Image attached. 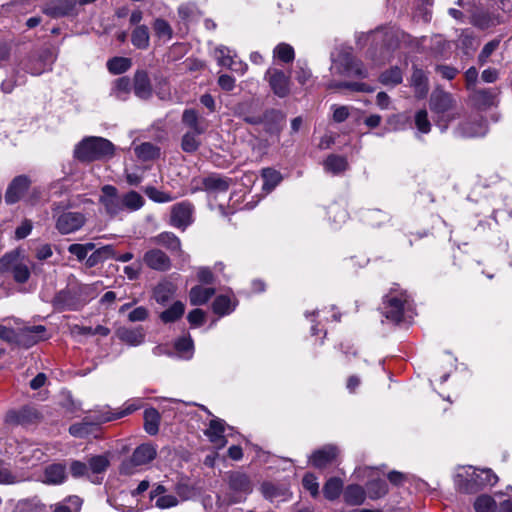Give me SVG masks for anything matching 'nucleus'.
Listing matches in <instances>:
<instances>
[{"mask_svg": "<svg viewBox=\"0 0 512 512\" xmlns=\"http://www.w3.org/2000/svg\"><path fill=\"white\" fill-rule=\"evenodd\" d=\"M123 211H137L141 209L145 203L144 198L138 192L131 190L122 195Z\"/></svg>", "mask_w": 512, "mask_h": 512, "instance_id": "nucleus-43", "label": "nucleus"}, {"mask_svg": "<svg viewBox=\"0 0 512 512\" xmlns=\"http://www.w3.org/2000/svg\"><path fill=\"white\" fill-rule=\"evenodd\" d=\"M86 217L81 212L64 211L56 217L55 227L62 235H67L81 229Z\"/></svg>", "mask_w": 512, "mask_h": 512, "instance_id": "nucleus-15", "label": "nucleus"}, {"mask_svg": "<svg viewBox=\"0 0 512 512\" xmlns=\"http://www.w3.org/2000/svg\"><path fill=\"white\" fill-rule=\"evenodd\" d=\"M229 292L230 294L218 295L212 303V311L219 317L230 315L236 310L239 304L232 290H229Z\"/></svg>", "mask_w": 512, "mask_h": 512, "instance_id": "nucleus-24", "label": "nucleus"}, {"mask_svg": "<svg viewBox=\"0 0 512 512\" xmlns=\"http://www.w3.org/2000/svg\"><path fill=\"white\" fill-rule=\"evenodd\" d=\"M331 70L335 71L337 74L349 77L366 78L368 76V72L362 62L348 53L339 55V57L333 61Z\"/></svg>", "mask_w": 512, "mask_h": 512, "instance_id": "nucleus-10", "label": "nucleus"}, {"mask_svg": "<svg viewBox=\"0 0 512 512\" xmlns=\"http://www.w3.org/2000/svg\"><path fill=\"white\" fill-rule=\"evenodd\" d=\"M194 205L189 201L176 203L171 208L170 224L182 231L190 226L194 219Z\"/></svg>", "mask_w": 512, "mask_h": 512, "instance_id": "nucleus-16", "label": "nucleus"}, {"mask_svg": "<svg viewBox=\"0 0 512 512\" xmlns=\"http://www.w3.org/2000/svg\"><path fill=\"white\" fill-rule=\"evenodd\" d=\"M470 22L477 28L485 30L500 24L499 14L484 10L483 6L469 15Z\"/></svg>", "mask_w": 512, "mask_h": 512, "instance_id": "nucleus-25", "label": "nucleus"}, {"mask_svg": "<svg viewBox=\"0 0 512 512\" xmlns=\"http://www.w3.org/2000/svg\"><path fill=\"white\" fill-rule=\"evenodd\" d=\"M343 498L347 505H361L366 498V492L363 487L357 484H350L343 490Z\"/></svg>", "mask_w": 512, "mask_h": 512, "instance_id": "nucleus-33", "label": "nucleus"}, {"mask_svg": "<svg viewBox=\"0 0 512 512\" xmlns=\"http://www.w3.org/2000/svg\"><path fill=\"white\" fill-rule=\"evenodd\" d=\"M31 185V181L26 175H19L15 177L7 187L5 193V202L8 205L15 204L27 192Z\"/></svg>", "mask_w": 512, "mask_h": 512, "instance_id": "nucleus-22", "label": "nucleus"}, {"mask_svg": "<svg viewBox=\"0 0 512 512\" xmlns=\"http://www.w3.org/2000/svg\"><path fill=\"white\" fill-rule=\"evenodd\" d=\"M225 427L226 423L224 420L215 418L210 421L209 426L205 431V435L208 437L210 442L219 449L223 448L227 444V440L224 435Z\"/></svg>", "mask_w": 512, "mask_h": 512, "instance_id": "nucleus-26", "label": "nucleus"}, {"mask_svg": "<svg viewBox=\"0 0 512 512\" xmlns=\"http://www.w3.org/2000/svg\"><path fill=\"white\" fill-rule=\"evenodd\" d=\"M302 485L313 498L319 495V483L317 477L312 473H306L302 479Z\"/></svg>", "mask_w": 512, "mask_h": 512, "instance_id": "nucleus-62", "label": "nucleus"}, {"mask_svg": "<svg viewBox=\"0 0 512 512\" xmlns=\"http://www.w3.org/2000/svg\"><path fill=\"white\" fill-rule=\"evenodd\" d=\"M150 36L147 26H137L131 35V43L138 49H146L149 46Z\"/></svg>", "mask_w": 512, "mask_h": 512, "instance_id": "nucleus-49", "label": "nucleus"}, {"mask_svg": "<svg viewBox=\"0 0 512 512\" xmlns=\"http://www.w3.org/2000/svg\"><path fill=\"white\" fill-rule=\"evenodd\" d=\"M155 242L165 246L171 252L181 251L180 239L172 232H162L155 237Z\"/></svg>", "mask_w": 512, "mask_h": 512, "instance_id": "nucleus-48", "label": "nucleus"}, {"mask_svg": "<svg viewBox=\"0 0 512 512\" xmlns=\"http://www.w3.org/2000/svg\"><path fill=\"white\" fill-rule=\"evenodd\" d=\"M99 202L110 217L123 212L122 195H119L117 188L113 185L107 184L101 188Z\"/></svg>", "mask_w": 512, "mask_h": 512, "instance_id": "nucleus-14", "label": "nucleus"}, {"mask_svg": "<svg viewBox=\"0 0 512 512\" xmlns=\"http://www.w3.org/2000/svg\"><path fill=\"white\" fill-rule=\"evenodd\" d=\"M476 512H496V502L488 495H480L474 502Z\"/></svg>", "mask_w": 512, "mask_h": 512, "instance_id": "nucleus-57", "label": "nucleus"}, {"mask_svg": "<svg viewBox=\"0 0 512 512\" xmlns=\"http://www.w3.org/2000/svg\"><path fill=\"white\" fill-rule=\"evenodd\" d=\"M181 122L188 129L187 131L204 134L207 130V125L195 109H185L182 113Z\"/></svg>", "mask_w": 512, "mask_h": 512, "instance_id": "nucleus-29", "label": "nucleus"}, {"mask_svg": "<svg viewBox=\"0 0 512 512\" xmlns=\"http://www.w3.org/2000/svg\"><path fill=\"white\" fill-rule=\"evenodd\" d=\"M228 485L234 492V502H241L253 490L249 477L242 472H231L228 476Z\"/></svg>", "mask_w": 512, "mask_h": 512, "instance_id": "nucleus-18", "label": "nucleus"}, {"mask_svg": "<svg viewBox=\"0 0 512 512\" xmlns=\"http://www.w3.org/2000/svg\"><path fill=\"white\" fill-rule=\"evenodd\" d=\"M131 91V82L128 77H120L113 82L110 95L120 101H125Z\"/></svg>", "mask_w": 512, "mask_h": 512, "instance_id": "nucleus-38", "label": "nucleus"}, {"mask_svg": "<svg viewBox=\"0 0 512 512\" xmlns=\"http://www.w3.org/2000/svg\"><path fill=\"white\" fill-rule=\"evenodd\" d=\"M82 506V499L76 495L69 496L64 502L55 506L53 512H79Z\"/></svg>", "mask_w": 512, "mask_h": 512, "instance_id": "nucleus-53", "label": "nucleus"}, {"mask_svg": "<svg viewBox=\"0 0 512 512\" xmlns=\"http://www.w3.org/2000/svg\"><path fill=\"white\" fill-rule=\"evenodd\" d=\"M18 256V253L5 254L0 259V272H9L17 283H25L30 277V269Z\"/></svg>", "mask_w": 512, "mask_h": 512, "instance_id": "nucleus-11", "label": "nucleus"}, {"mask_svg": "<svg viewBox=\"0 0 512 512\" xmlns=\"http://www.w3.org/2000/svg\"><path fill=\"white\" fill-rule=\"evenodd\" d=\"M286 115L278 109H268L262 115L247 116L245 122L251 125L263 124L267 133L279 135L285 125Z\"/></svg>", "mask_w": 512, "mask_h": 512, "instance_id": "nucleus-7", "label": "nucleus"}, {"mask_svg": "<svg viewBox=\"0 0 512 512\" xmlns=\"http://www.w3.org/2000/svg\"><path fill=\"white\" fill-rule=\"evenodd\" d=\"M114 145L109 140L90 136L79 142L74 149V156L79 161L91 162L114 154Z\"/></svg>", "mask_w": 512, "mask_h": 512, "instance_id": "nucleus-4", "label": "nucleus"}, {"mask_svg": "<svg viewBox=\"0 0 512 512\" xmlns=\"http://www.w3.org/2000/svg\"><path fill=\"white\" fill-rule=\"evenodd\" d=\"M134 151L136 156L142 161L155 160L161 155L160 147L150 142H144L136 146Z\"/></svg>", "mask_w": 512, "mask_h": 512, "instance_id": "nucleus-36", "label": "nucleus"}, {"mask_svg": "<svg viewBox=\"0 0 512 512\" xmlns=\"http://www.w3.org/2000/svg\"><path fill=\"white\" fill-rule=\"evenodd\" d=\"M323 166L325 171L336 175L347 169L348 162L343 156L331 154L326 158Z\"/></svg>", "mask_w": 512, "mask_h": 512, "instance_id": "nucleus-40", "label": "nucleus"}, {"mask_svg": "<svg viewBox=\"0 0 512 512\" xmlns=\"http://www.w3.org/2000/svg\"><path fill=\"white\" fill-rule=\"evenodd\" d=\"M343 490V481L338 477L329 478L323 487V494L327 500H336Z\"/></svg>", "mask_w": 512, "mask_h": 512, "instance_id": "nucleus-45", "label": "nucleus"}, {"mask_svg": "<svg viewBox=\"0 0 512 512\" xmlns=\"http://www.w3.org/2000/svg\"><path fill=\"white\" fill-rule=\"evenodd\" d=\"M176 287L173 283L160 282L153 290V298L158 304L166 305L174 296Z\"/></svg>", "mask_w": 512, "mask_h": 512, "instance_id": "nucleus-34", "label": "nucleus"}, {"mask_svg": "<svg viewBox=\"0 0 512 512\" xmlns=\"http://www.w3.org/2000/svg\"><path fill=\"white\" fill-rule=\"evenodd\" d=\"M498 477L491 469L461 467L455 476V485L464 493H476L497 483Z\"/></svg>", "mask_w": 512, "mask_h": 512, "instance_id": "nucleus-3", "label": "nucleus"}, {"mask_svg": "<svg viewBox=\"0 0 512 512\" xmlns=\"http://www.w3.org/2000/svg\"><path fill=\"white\" fill-rule=\"evenodd\" d=\"M108 465L109 461L105 456H94L89 460L88 463L89 472L91 471L93 474L102 473L107 469Z\"/></svg>", "mask_w": 512, "mask_h": 512, "instance_id": "nucleus-63", "label": "nucleus"}, {"mask_svg": "<svg viewBox=\"0 0 512 512\" xmlns=\"http://www.w3.org/2000/svg\"><path fill=\"white\" fill-rule=\"evenodd\" d=\"M95 249V244L92 242L80 244L74 243L68 246L67 250L70 254L74 255L78 261H83L87 258L88 253Z\"/></svg>", "mask_w": 512, "mask_h": 512, "instance_id": "nucleus-54", "label": "nucleus"}, {"mask_svg": "<svg viewBox=\"0 0 512 512\" xmlns=\"http://www.w3.org/2000/svg\"><path fill=\"white\" fill-rule=\"evenodd\" d=\"M327 214L334 228L341 227L349 217L346 208L338 203L331 204L327 209Z\"/></svg>", "mask_w": 512, "mask_h": 512, "instance_id": "nucleus-39", "label": "nucleus"}, {"mask_svg": "<svg viewBox=\"0 0 512 512\" xmlns=\"http://www.w3.org/2000/svg\"><path fill=\"white\" fill-rule=\"evenodd\" d=\"M145 264L157 271H167L171 267L170 258L159 249H151L144 254Z\"/></svg>", "mask_w": 512, "mask_h": 512, "instance_id": "nucleus-27", "label": "nucleus"}, {"mask_svg": "<svg viewBox=\"0 0 512 512\" xmlns=\"http://www.w3.org/2000/svg\"><path fill=\"white\" fill-rule=\"evenodd\" d=\"M56 59L51 48H44L37 55L30 56L24 64L23 70L33 76H38L51 69Z\"/></svg>", "mask_w": 512, "mask_h": 512, "instance_id": "nucleus-12", "label": "nucleus"}, {"mask_svg": "<svg viewBox=\"0 0 512 512\" xmlns=\"http://www.w3.org/2000/svg\"><path fill=\"white\" fill-rule=\"evenodd\" d=\"M200 133L186 131L181 139V149L186 153H194L201 146Z\"/></svg>", "mask_w": 512, "mask_h": 512, "instance_id": "nucleus-50", "label": "nucleus"}, {"mask_svg": "<svg viewBox=\"0 0 512 512\" xmlns=\"http://www.w3.org/2000/svg\"><path fill=\"white\" fill-rule=\"evenodd\" d=\"M274 56L284 63H289L294 60L295 53L291 45L280 43L274 48Z\"/></svg>", "mask_w": 512, "mask_h": 512, "instance_id": "nucleus-58", "label": "nucleus"}, {"mask_svg": "<svg viewBox=\"0 0 512 512\" xmlns=\"http://www.w3.org/2000/svg\"><path fill=\"white\" fill-rule=\"evenodd\" d=\"M42 12L54 19L63 17H76L79 14L77 0H51L47 2Z\"/></svg>", "mask_w": 512, "mask_h": 512, "instance_id": "nucleus-13", "label": "nucleus"}, {"mask_svg": "<svg viewBox=\"0 0 512 512\" xmlns=\"http://www.w3.org/2000/svg\"><path fill=\"white\" fill-rule=\"evenodd\" d=\"M49 337L44 325L25 326L16 333L17 343L25 348H30L40 341L47 340Z\"/></svg>", "mask_w": 512, "mask_h": 512, "instance_id": "nucleus-17", "label": "nucleus"}, {"mask_svg": "<svg viewBox=\"0 0 512 512\" xmlns=\"http://www.w3.org/2000/svg\"><path fill=\"white\" fill-rule=\"evenodd\" d=\"M160 414L155 408L144 411V428L149 435H156L159 431Z\"/></svg>", "mask_w": 512, "mask_h": 512, "instance_id": "nucleus-42", "label": "nucleus"}, {"mask_svg": "<svg viewBox=\"0 0 512 512\" xmlns=\"http://www.w3.org/2000/svg\"><path fill=\"white\" fill-rule=\"evenodd\" d=\"M140 400L128 401L124 404V408L117 412H112L110 409H106L109 416L113 417V420L125 417L141 407Z\"/></svg>", "mask_w": 512, "mask_h": 512, "instance_id": "nucleus-61", "label": "nucleus"}, {"mask_svg": "<svg viewBox=\"0 0 512 512\" xmlns=\"http://www.w3.org/2000/svg\"><path fill=\"white\" fill-rule=\"evenodd\" d=\"M415 126L418 132L428 134L431 130V123L428 119V113L425 109L418 110L414 116Z\"/></svg>", "mask_w": 512, "mask_h": 512, "instance_id": "nucleus-60", "label": "nucleus"}, {"mask_svg": "<svg viewBox=\"0 0 512 512\" xmlns=\"http://www.w3.org/2000/svg\"><path fill=\"white\" fill-rule=\"evenodd\" d=\"M157 449L153 444L144 443L135 448L132 455L121 463L120 471L123 474H134L143 465L155 459Z\"/></svg>", "mask_w": 512, "mask_h": 512, "instance_id": "nucleus-6", "label": "nucleus"}, {"mask_svg": "<svg viewBox=\"0 0 512 512\" xmlns=\"http://www.w3.org/2000/svg\"><path fill=\"white\" fill-rule=\"evenodd\" d=\"M116 333L121 341L131 346H138L142 344L145 338V333L142 327L119 328Z\"/></svg>", "mask_w": 512, "mask_h": 512, "instance_id": "nucleus-32", "label": "nucleus"}, {"mask_svg": "<svg viewBox=\"0 0 512 512\" xmlns=\"http://www.w3.org/2000/svg\"><path fill=\"white\" fill-rule=\"evenodd\" d=\"M174 348L183 359H191L194 352V343L190 336L181 337L174 343Z\"/></svg>", "mask_w": 512, "mask_h": 512, "instance_id": "nucleus-52", "label": "nucleus"}, {"mask_svg": "<svg viewBox=\"0 0 512 512\" xmlns=\"http://www.w3.org/2000/svg\"><path fill=\"white\" fill-rule=\"evenodd\" d=\"M132 66V60L127 57H113L106 63L108 71L113 75L123 74Z\"/></svg>", "mask_w": 512, "mask_h": 512, "instance_id": "nucleus-47", "label": "nucleus"}, {"mask_svg": "<svg viewBox=\"0 0 512 512\" xmlns=\"http://www.w3.org/2000/svg\"><path fill=\"white\" fill-rule=\"evenodd\" d=\"M185 312V305L181 301H175L169 308L160 313V320L167 324L180 319Z\"/></svg>", "mask_w": 512, "mask_h": 512, "instance_id": "nucleus-41", "label": "nucleus"}, {"mask_svg": "<svg viewBox=\"0 0 512 512\" xmlns=\"http://www.w3.org/2000/svg\"><path fill=\"white\" fill-rule=\"evenodd\" d=\"M40 413L33 406H23L18 410H10L6 414V422L13 425H29L38 421Z\"/></svg>", "mask_w": 512, "mask_h": 512, "instance_id": "nucleus-21", "label": "nucleus"}, {"mask_svg": "<svg viewBox=\"0 0 512 512\" xmlns=\"http://www.w3.org/2000/svg\"><path fill=\"white\" fill-rule=\"evenodd\" d=\"M145 194L149 199L157 203H167L173 200V197L169 193L162 192L153 186L146 187Z\"/></svg>", "mask_w": 512, "mask_h": 512, "instance_id": "nucleus-64", "label": "nucleus"}, {"mask_svg": "<svg viewBox=\"0 0 512 512\" xmlns=\"http://www.w3.org/2000/svg\"><path fill=\"white\" fill-rule=\"evenodd\" d=\"M134 93L140 99H149L152 96V86L148 73L145 70H137L134 75Z\"/></svg>", "mask_w": 512, "mask_h": 512, "instance_id": "nucleus-28", "label": "nucleus"}, {"mask_svg": "<svg viewBox=\"0 0 512 512\" xmlns=\"http://www.w3.org/2000/svg\"><path fill=\"white\" fill-rule=\"evenodd\" d=\"M26 76L21 74L19 70L14 71V74L1 83V90L4 93H11L16 86L25 84Z\"/></svg>", "mask_w": 512, "mask_h": 512, "instance_id": "nucleus-55", "label": "nucleus"}, {"mask_svg": "<svg viewBox=\"0 0 512 512\" xmlns=\"http://www.w3.org/2000/svg\"><path fill=\"white\" fill-rule=\"evenodd\" d=\"M45 482L49 484H61L65 481L67 475H66V468L62 464H51L48 467H46L44 472Z\"/></svg>", "mask_w": 512, "mask_h": 512, "instance_id": "nucleus-37", "label": "nucleus"}, {"mask_svg": "<svg viewBox=\"0 0 512 512\" xmlns=\"http://www.w3.org/2000/svg\"><path fill=\"white\" fill-rule=\"evenodd\" d=\"M499 94L500 89L497 87L474 88L470 91L469 97L474 106L484 110L496 104Z\"/></svg>", "mask_w": 512, "mask_h": 512, "instance_id": "nucleus-20", "label": "nucleus"}, {"mask_svg": "<svg viewBox=\"0 0 512 512\" xmlns=\"http://www.w3.org/2000/svg\"><path fill=\"white\" fill-rule=\"evenodd\" d=\"M214 294V288L196 285L189 292L190 303L195 306L204 305Z\"/></svg>", "mask_w": 512, "mask_h": 512, "instance_id": "nucleus-35", "label": "nucleus"}, {"mask_svg": "<svg viewBox=\"0 0 512 512\" xmlns=\"http://www.w3.org/2000/svg\"><path fill=\"white\" fill-rule=\"evenodd\" d=\"M231 183L232 180L230 178L217 174L210 175L203 179L204 189L210 193L226 192L229 189Z\"/></svg>", "mask_w": 512, "mask_h": 512, "instance_id": "nucleus-31", "label": "nucleus"}, {"mask_svg": "<svg viewBox=\"0 0 512 512\" xmlns=\"http://www.w3.org/2000/svg\"><path fill=\"white\" fill-rule=\"evenodd\" d=\"M338 452V448L335 445H325L311 454L309 462L317 469L325 468L335 461Z\"/></svg>", "mask_w": 512, "mask_h": 512, "instance_id": "nucleus-23", "label": "nucleus"}, {"mask_svg": "<svg viewBox=\"0 0 512 512\" xmlns=\"http://www.w3.org/2000/svg\"><path fill=\"white\" fill-rule=\"evenodd\" d=\"M263 190L271 192L281 181L282 175L279 171L272 168L262 170Z\"/></svg>", "mask_w": 512, "mask_h": 512, "instance_id": "nucleus-51", "label": "nucleus"}, {"mask_svg": "<svg viewBox=\"0 0 512 512\" xmlns=\"http://www.w3.org/2000/svg\"><path fill=\"white\" fill-rule=\"evenodd\" d=\"M364 219L369 225L378 227L389 221V215L379 209H373L366 212Z\"/></svg>", "mask_w": 512, "mask_h": 512, "instance_id": "nucleus-56", "label": "nucleus"}, {"mask_svg": "<svg viewBox=\"0 0 512 512\" xmlns=\"http://www.w3.org/2000/svg\"><path fill=\"white\" fill-rule=\"evenodd\" d=\"M111 248L109 246H105L102 248L92 250V253L87 256L85 265L88 268L95 267L99 263L103 262L106 258L108 252H110Z\"/></svg>", "mask_w": 512, "mask_h": 512, "instance_id": "nucleus-59", "label": "nucleus"}, {"mask_svg": "<svg viewBox=\"0 0 512 512\" xmlns=\"http://www.w3.org/2000/svg\"><path fill=\"white\" fill-rule=\"evenodd\" d=\"M94 297L93 288L87 284L69 285L54 295L51 303L58 312L79 311Z\"/></svg>", "mask_w": 512, "mask_h": 512, "instance_id": "nucleus-1", "label": "nucleus"}, {"mask_svg": "<svg viewBox=\"0 0 512 512\" xmlns=\"http://www.w3.org/2000/svg\"><path fill=\"white\" fill-rule=\"evenodd\" d=\"M379 81L385 86H397L403 81V72L398 66H393L380 74Z\"/></svg>", "mask_w": 512, "mask_h": 512, "instance_id": "nucleus-46", "label": "nucleus"}, {"mask_svg": "<svg viewBox=\"0 0 512 512\" xmlns=\"http://www.w3.org/2000/svg\"><path fill=\"white\" fill-rule=\"evenodd\" d=\"M110 421H113V417L104 409L94 416L85 417L81 422L72 424L69 433L76 438H86L95 434L102 423Z\"/></svg>", "mask_w": 512, "mask_h": 512, "instance_id": "nucleus-8", "label": "nucleus"}, {"mask_svg": "<svg viewBox=\"0 0 512 512\" xmlns=\"http://www.w3.org/2000/svg\"><path fill=\"white\" fill-rule=\"evenodd\" d=\"M488 127L484 118L480 115L470 116L462 120L454 129L453 134L457 138H477L486 135Z\"/></svg>", "mask_w": 512, "mask_h": 512, "instance_id": "nucleus-9", "label": "nucleus"}, {"mask_svg": "<svg viewBox=\"0 0 512 512\" xmlns=\"http://www.w3.org/2000/svg\"><path fill=\"white\" fill-rule=\"evenodd\" d=\"M265 79L269 82L276 96L284 98L290 93V77L282 70L269 68L265 74Z\"/></svg>", "mask_w": 512, "mask_h": 512, "instance_id": "nucleus-19", "label": "nucleus"}, {"mask_svg": "<svg viewBox=\"0 0 512 512\" xmlns=\"http://www.w3.org/2000/svg\"><path fill=\"white\" fill-rule=\"evenodd\" d=\"M382 314L393 323L411 320L414 316L413 302L406 291L392 288L385 295L382 303Z\"/></svg>", "mask_w": 512, "mask_h": 512, "instance_id": "nucleus-2", "label": "nucleus"}, {"mask_svg": "<svg viewBox=\"0 0 512 512\" xmlns=\"http://www.w3.org/2000/svg\"><path fill=\"white\" fill-rule=\"evenodd\" d=\"M410 82L417 98L421 99L427 95L429 90V81L426 73L422 69L413 67Z\"/></svg>", "mask_w": 512, "mask_h": 512, "instance_id": "nucleus-30", "label": "nucleus"}, {"mask_svg": "<svg viewBox=\"0 0 512 512\" xmlns=\"http://www.w3.org/2000/svg\"><path fill=\"white\" fill-rule=\"evenodd\" d=\"M455 101L452 95L442 89H435L430 96L429 108L435 114V123L441 132L448 129L450 121L455 118L452 109Z\"/></svg>", "mask_w": 512, "mask_h": 512, "instance_id": "nucleus-5", "label": "nucleus"}, {"mask_svg": "<svg viewBox=\"0 0 512 512\" xmlns=\"http://www.w3.org/2000/svg\"><path fill=\"white\" fill-rule=\"evenodd\" d=\"M367 494L370 499H379L384 497L388 492V485L384 479L376 478L370 480L366 484Z\"/></svg>", "mask_w": 512, "mask_h": 512, "instance_id": "nucleus-44", "label": "nucleus"}]
</instances>
